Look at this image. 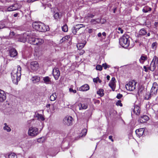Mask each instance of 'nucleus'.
I'll return each mask as SVG.
<instances>
[{"label":"nucleus","instance_id":"1","mask_svg":"<svg viewBox=\"0 0 158 158\" xmlns=\"http://www.w3.org/2000/svg\"><path fill=\"white\" fill-rule=\"evenodd\" d=\"M21 71V67L19 65H18V68L14 69L11 73L12 81L16 85L18 84V81L20 79Z\"/></svg>","mask_w":158,"mask_h":158},{"label":"nucleus","instance_id":"2","mask_svg":"<svg viewBox=\"0 0 158 158\" xmlns=\"http://www.w3.org/2000/svg\"><path fill=\"white\" fill-rule=\"evenodd\" d=\"M32 27L35 30L40 32H44L49 30L48 26L45 25L40 22H35L32 23Z\"/></svg>","mask_w":158,"mask_h":158},{"label":"nucleus","instance_id":"3","mask_svg":"<svg viewBox=\"0 0 158 158\" xmlns=\"http://www.w3.org/2000/svg\"><path fill=\"white\" fill-rule=\"evenodd\" d=\"M129 36L127 35H123L119 39V43L123 47L127 48L129 45Z\"/></svg>","mask_w":158,"mask_h":158},{"label":"nucleus","instance_id":"4","mask_svg":"<svg viewBox=\"0 0 158 158\" xmlns=\"http://www.w3.org/2000/svg\"><path fill=\"white\" fill-rule=\"evenodd\" d=\"M158 58L156 56H155L150 64V66L148 67L151 71L153 72L156 69V67L158 66Z\"/></svg>","mask_w":158,"mask_h":158},{"label":"nucleus","instance_id":"5","mask_svg":"<svg viewBox=\"0 0 158 158\" xmlns=\"http://www.w3.org/2000/svg\"><path fill=\"white\" fill-rule=\"evenodd\" d=\"M137 82L134 80L130 81L126 84L125 87L129 91H133L136 88Z\"/></svg>","mask_w":158,"mask_h":158},{"label":"nucleus","instance_id":"6","mask_svg":"<svg viewBox=\"0 0 158 158\" xmlns=\"http://www.w3.org/2000/svg\"><path fill=\"white\" fill-rule=\"evenodd\" d=\"M39 133L38 128L34 127H31L29 128L28 131V134L29 135L31 136H35Z\"/></svg>","mask_w":158,"mask_h":158},{"label":"nucleus","instance_id":"7","mask_svg":"<svg viewBox=\"0 0 158 158\" xmlns=\"http://www.w3.org/2000/svg\"><path fill=\"white\" fill-rule=\"evenodd\" d=\"M73 118L71 116H67L65 117L63 120V123L65 125L69 126L73 124Z\"/></svg>","mask_w":158,"mask_h":158},{"label":"nucleus","instance_id":"8","mask_svg":"<svg viewBox=\"0 0 158 158\" xmlns=\"http://www.w3.org/2000/svg\"><path fill=\"white\" fill-rule=\"evenodd\" d=\"M29 34H30L29 31H27L25 33H24L19 38V41L23 42H26L28 40V37Z\"/></svg>","mask_w":158,"mask_h":158},{"label":"nucleus","instance_id":"9","mask_svg":"<svg viewBox=\"0 0 158 158\" xmlns=\"http://www.w3.org/2000/svg\"><path fill=\"white\" fill-rule=\"evenodd\" d=\"M60 74V72L58 68H56L53 69L52 74L55 80L58 79Z\"/></svg>","mask_w":158,"mask_h":158},{"label":"nucleus","instance_id":"10","mask_svg":"<svg viewBox=\"0 0 158 158\" xmlns=\"http://www.w3.org/2000/svg\"><path fill=\"white\" fill-rule=\"evenodd\" d=\"M158 89V86L157 83H154L150 91L151 94H152V95L156 94L157 93Z\"/></svg>","mask_w":158,"mask_h":158},{"label":"nucleus","instance_id":"11","mask_svg":"<svg viewBox=\"0 0 158 158\" xmlns=\"http://www.w3.org/2000/svg\"><path fill=\"white\" fill-rule=\"evenodd\" d=\"M19 8V6L17 3H15L10 6L7 8L6 10L8 11H11L17 10Z\"/></svg>","mask_w":158,"mask_h":158},{"label":"nucleus","instance_id":"12","mask_svg":"<svg viewBox=\"0 0 158 158\" xmlns=\"http://www.w3.org/2000/svg\"><path fill=\"white\" fill-rule=\"evenodd\" d=\"M36 39V38L32 35V33L31 32H30V34L28 35V37L27 40L28 41V42L31 44L34 45Z\"/></svg>","mask_w":158,"mask_h":158},{"label":"nucleus","instance_id":"13","mask_svg":"<svg viewBox=\"0 0 158 158\" xmlns=\"http://www.w3.org/2000/svg\"><path fill=\"white\" fill-rule=\"evenodd\" d=\"M6 98V94L4 91L0 89V102H3L5 100Z\"/></svg>","mask_w":158,"mask_h":158},{"label":"nucleus","instance_id":"14","mask_svg":"<svg viewBox=\"0 0 158 158\" xmlns=\"http://www.w3.org/2000/svg\"><path fill=\"white\" fill-rule=\"evenodd\" d=\"M31 68L33 70H36L39 67V64L36 61L32 62L31 63Z\"/></svg>","mask_w":158,"mask_h":158},{"label":"nucleus","instance_id":"15","mask_svg":"<svg viewBox=\"0 0 158 158\" xmlns=\"http://www.w3.org/2000/svg\"><path fill=\"white\" fill-rule=\"evenodd\" d=\"M17 52L15 48H12L10 50L9 54L10 56L15 57L17 55Z\"/></svg>","mask_w":158,"mask_h":158},{"label":"nucleus","instance_id":"16","mask_svg":"<svg viewBox=\"0 0 158 158\" xmlns=\"http://www.w3.org/2000/svg\"><path fill=\"white\" fill-rule=\"evenodd\" d=\"M144 130L143 128H141L136 130L135 131V133L136 135L139 137L141 136L143 134Z\"/></svg>","mask_w":158,"mask_h":158},{"label":"nucleus","instance_id":"17","mask_svg":"<svg viewBox=\"0 0 158 158\" xmlns=\"http://www.w3.org/2000/svg\"><path fill=\"white\" fill-rule=\"evenodd\" d=\"M34 117L35 118H36L37 119L42 121L45 120V118L43 115L41 114H40L37 112H35L34 115Z\"/></svg>","mask_w":158,"mask_h":158},{"label":"nucleus","instance_id":"18","mask_svg":"<svg viewBox=\"0 0 158 158\" xmlns=\"http://www.w3.org/2000/svg\"><path fill=\"white\" fill-rule=\"evenodd\" d=\"M148 119V117L146 115H144L141 117L139 120V122L140 123H145Z\"/></svg>","mask_w":158,"mask_h":158},{"label":"nucleus","instance_id":"19","mask_svg":"<svg viewBox=\"0 0 158 158\" xmlns=\"http://www.w3.org/2000/svg\"><path fill=\"white\" fill-rule=\"evenodd\" d=\"M89 85L87 84H85L81 87L79 90L82 91H85L89 90Z\"/></svg>","mask_w":158,"mask_h":158},{"label":"nucleus","instance_id":"20","mask_svg":"<svg viewBox=\"0 0 158 158\" xmlns=\"http://www.w3.org/2000/svg\"><path fill=\"white\" fill-rule=\"evenodd\" d=\"M35 40L34 44V45H40L44 42V40L41 39L36 38Z\"/></svg>","mask_w":158,"mask_h":158},{"label":"nucleus","instance_id":"21","mask_svg":"<svg viewBox=\"0 0 158 158\" xmlns=\"http://www.w3.org/2000/svg\"><path fill=\"white\" fill-rule=\"evenodd\" d=\"M100 22L101 19L99 18L96 19H92L90 21L91 24L93 25L99 24L100 23Z\"/></svg>","mask_w":158,"mask_h":158},{"label":"nucleus","instance_id":"22","mask_svg":"<svg viewBox=\"0 0 158 158\" xmlns=\"http://www.w3.org/2000/svg\"><path fill=\"white\" fill-rule=\"evenodd\" d=\"M31 80L33 83H35L40 81V77H39L35 76L32 77Z\"/></svg>","mask_w":158,"mask_h":158},{"label":"nucleus","instance_id":"23","mask_svg":"<svg viewBox=\"0 0 158 158\" xmlns=\"http://www.w3.org/2000/svg\"><path fill=\"white\" fill-rule=\"evenodd\" d=\"M133 112L136 115H139L140 112V107L138 106H135L133 110Z\"/></svg>","mask_w":158,"mask_h":158},{"label":"nucleus","instance_id":"24","mask_svg":"<svg viewBox=\"0 0 158 158\" xmlns=\"http://www.w3.org/2000/svg\"><path fill=\"white\" fill-rule=\"evenodd\" d=\"M147 60V56H144L143 55L141 56L140 58L139 59L140 62L143 64L144 62Z\"/></svg>","mask_w":158,"mask_h":158},{"label":"nucleus","instance_id":"25","mask_svg":"<svg viewBox=\"0 0 158 158\" xmlns=\"http://www.w3.org/2000/svg\"><path fill=\"white\" fill-rule=\"evenodd\" d=\"M53 17L55 19L58 21L59 19H60L61 15H60L59 13L58 12H56L53 15Z\"/></svg>","mask_w":158,"mask_h":158},{"label":"nucleus","instance_id":"26","mask_svg":"<svg viewBox=\"0 0 158 158\" xmlns=\"http://www.w3.org/2000/svg\"><path fill=\"white\" fill-rule=\"evenodd\" d=\"M43 80L44 83L46 84H49L51 82V79L48 76L44 77Z\"/></svg>","mask_w":158,"mask_h":158},{"label":"nucleus","instance_id":"27","mask_svg":"<svg viewBox=\"0 0 158 158\" xmlns=\"http://www.w3.org/2000/svg\"><path fill=\"white\" fill-rule=\"evenodd\" d=\"M4 126L3 127V130L6 131L7 132H9L11 131V129L9 127L6 123H4Z\"/></svg>","mask_w":158,"mask_h":158},{"label":"nucleus","instance_id":"28","mask_svg":"<svg viewBox=\"0 0 158 158\" xmlns=\"http://www.w3.org/2000/svg\"><path fill=\"white\" fill-rule=\"evenodd\" d=\"M78 106L79 107V110H81L83 109H86L87 108V106L86 105L81 103H80L79 104Z\"/></svg>","mask_w":158,"mask_h":158},{"label":"nucleus","instance_id":"29","mask_svg":"<svg viewBox=\"0 0 158 158\" xmlns=\"http://www.w3.org/2000/svg\"><path fill=\"white\" fill-rule=\"evenodd\" d=\"M109 86L112 89L113 91H114L115 88V82H110Z\"/></svg>","mask_w":158,"mask_h":158},{"label":"nucleus","instance_id":"30","mask_svg":"<svg viewBox=\"0 0 158 158\" xmlns=\"http://www.w3.org/2000/svg\"><path fill=\"white\" fill-rule=\"evenodd\" d=\"M85 43H85H80L78 44L77 45V46L78 49V50H80L83 48L84 46Z\"/></svg>","mask_w":158,"mask_h":158},{"label":"nucleus","instance_id":"31","mask_svg":"<svg viewBox=\"0 0 158 158\" xmlns=\"http://www.w3.org/2000/svg\"><path fill=\"white\" fill-rule=\"evenodd\" d=\"M139 33L140 35H144L147 34V32L144 29L142 28L140 30Z\"/></svg>","mask_w":158,"mask_h":158},{"label":"nucleus","instance_id":"32","mask_svg":"<svg viewBox=\"0 0 158 158\" xmlns=\"http://www.w3.org/2000/svg\"><path fill=\"white\" fill-rule=\"evenodd\" d=\"M104 90L103 89H100L97 91V94L99 95L100 96H103L104 95L103 93Z\"/></svg>","mask_w":158,"mask_h":158},{"label":"nucleus","instance_id":"33","mask_svg":"<svg viewBox=\"0 0 158 158\" xmlns=\"http://www.w3.org/2000/svg\"><path fill=\"white\" fill-rule=\"evenodd\" d=\"M152 10L151 8L148 6L145 7L143 9L142 11L143 12L145 13L148 12V11H151Z\"/></svg>","mask_w":158,"mask_h":158},{"label":"nucleus","instance_id":"34","mask_svg":"<svg viewBox=\"0 0 158 158\" xmlns=\"http://www.w3.org/2000/svg\"><path fill=\"white\" fill-rule=\"evenodd\" d=\"M56 96L55 94H53L50 96V100L51 101H54L56 100Z\"/></svg>","mask_w":158,"mask_h":158},{"label":"nucleus","instance_id":"35","mask_svg":"<svg viewBox=\"0 0 158 158\" xmlns=\"http://www.w3.org/2000/svg\"><path fill=\"white\" fill-rule=\"evenodd\" d=\"M8 158H17V156L14 153H11L8 155Z\"/></svg>","mask_w":158,"mask_h":158},{"label":"nucleus","instance_id":"36","mask_svg":"<svg viewBox=\"0 0 158 158\" xmlns=\"http://www.w3.org/2000/svg\"><path fill=\"white\" fill-rule=\"evenodd\" d=\"M152 94H151V93H148V94H146L145 96V99L146 100H148L151 97V96Z\"/></svg>","mask_w":158,"mask_h":158},{"label":"nucleus","instance_id":"37","mask_svg":"<svg viewBox=\"0 0 158 158\" xmlns=\"http://www.w3.org/2000/svg\"><path fill=\"white\" fill-rule=\"evenodd\" d=\"M62 29L63 31L67 32L68 31V27L66 24L64 25L62 27Z\"/></svg>","mask_w":158,"mask_h":158},{"label":"nucleus","instance_id":"38","mask_svg":"<svg viewBox=\"0 0 158 158\" xmlns=\"http://www.w3.org/2000/svg\"><path fill=\"white\" fill-rule=\"evenodd\" d=\"M75 26L77 27V29H80L82 27H84L85 25L82 24H78Z\"/></svg>","mask_w":158,"mask_h":158},{"label":"nucleus","instance_id":"39","mask_svg":"<svg viewBox=\"0 0 158 158\" xmlns=\"http://www.w3.org/2000/svg\"><path fill=\"white\" fill-rule=\"evenodd\" d=\"M94 16V15L91 13H88L86 16V18H93Z\"/></svg>","mask_w":158,"mask_h":158},{"label":"nucleus","instance_id":"40","mask_svg":"<svg viewBox=\"0 0 158 158\" xmlns=\"http://www.w3.org/2000/svg\"><path fill=\"white\" fill-rule=\"evenodd\" d=\"M102 66H101L100 65H97L96 66V69L97 70L99 71H101L102 69Z\"/></svg>","mask_w":158,"mask_h":158},{"label":"nucleus","instance_id":"41","mask_svg":"<svg viewBox=\"0 0 158 158\" xmlns=\"http://www.w3.org/2000/svg\"><path fill=\"white\" fill-rule=\"evenodd\" d=\"M87 132V130L85 129H83L81 132L82 134V136H85Z\"/></svg>","mask_w":158,"mask_h":158},{"label":"nucleus","instance_id":"42","mask_svg":"<svg viewBox=\"0 0 158 158\" xmlns=\"http://www.w3.org/2000/svg\"><path fill=\"white\" fill-rule=\"evenodd\" d=\"M121 101L120 100H118L117 101V102H116V105L117 106H123L122 104L121 103Z\"/></svg>","mask_w":158,"mask_h":158},{"label":"nucleus","instance_id":"43","mask_svg":"<svg viewBox=\"0 0 158 158\" xmlns=\"http://www.w3.org/2000/svg\"><path fill=\"white\" fill-rule=\"evenodd\" d=\"M102 66L103 67L104 69H106L107 68H109L110 67V66L107 65L106 63L103 64H102Z\"/></svg>","mask_w":158,"mask_h":158},{"label":"nucleus","instance_id":"44","mask_svg":"<svg viewBox=\"0 0 158 158\" xmlns=\"http://www.w3.org/2000/svg\"><path fill=\"white\" fill-rule=\"evenodd\" d=\"M69 38V36L68 35V36H65L60 41H62V40H63V41H62V42H63V41H65V40H67Z\"/></svg>","mask_w":158,"mask_h":158},{"label":"nucleus","instance_id":"45","mask_svg":"<svg viewBox=\"0 0 158 158\" xmlns=\"http://www.w3.org/2000/svg\"><path fill=\"white\" fill-rule=\"evenodd\" d=\"M72 32L74 34H76L77 32V31L75 29V26L73 27L72 28Z\"/></svg>","mask_w":158,"mask_h":158},{"label":"nucleus","instance_id":"46","mask_svg":"<svg viewBox=\"0 0 158 158\" xmlns=\"http://www.w3.org/2000/svg\"><path fill=\"white\" fill-rule=\"evenodd\" d=\"M123 97V95L120 94H118L116 98L118 99L121 98Z\"/></svg>","mask_w":158,"mask_h":158},{"label":"nucleus","instance_id":"47","mask_svg":"<svg viewBox=\"0 0 158 158\" xmlns=\"http://www.w3.org/2000/svg\"><path fill=\"white\" fill-rule=\"evenodd\" d=\"M69 91L70 92H73V93H76V90H73L72 88H70L69 89Z\"/></svg>","mask_w":158,"mask_h":158},{"label":"nucleus","instance_id":"48","mask_svg":"<svg viewBox=\"0 0 158 158\" xmlns=\"http://www.w3.org/2000/svg\"><path fill=\"white\" fill-rule=\"evenodd\" d=\"M6 154H1L0 156V158H1V157H3V158H6Z\"/></svg>","mask_w":158,"mask_h":158},{"label":"nucleus","instance_id":"49","mask_svg":"<svg viewBox=\"0 0 158 158\" xmlns=\"http://www.w3.org/2000/svg\"><path fill=\"white\" fill-rule=\"evenodd\" d=\"M156 44H157V43L156 42L153 43L152 44V47L153 48H156Z\"/></svg>","mask_w":158,"mask_h":158},{"label":"nucleus","instance_id":"50","mask_svg":"<svg viewBox=\"0 0 158 158\" xmlns=\"http://www.w3.org/2000/svg\"><path fill=\"white\" fill-rule=\"evenodd\" d=\"M98 79H99V77H97L96 78H94L93 79V81L95 83H97L98 81Z\"/></svg>","mask_w":158,"mask_h":158},{"label":"nucleus","instance_id":"51","mask_svg":"<svg viewBox=\"0 0 158 158\" xmlns=\"http://www.w3.org/2000/svg\"><path fill=\"white\" fill-rule=\"evenodd\" d=\"M115 79L114 77H113L111 78V80L110 81V82H115Z\"/></svg>","mask_w":158,"mask_h":158},{"label":"nucleus","instance_id":"52","mask_svg":"<svg viewBox=\"0 0 158 158\" xmlns=\"http://www.w3.org/2000/svg\"><path fill=\"white\" fill-rule=\"evenodd\" d=\"M118 30L120 31V33H121L122 34V33H123V29H121V28H120V27L118 28Z\"/></svg>","mask_w":158,"mask_h":158},{"label":"nucleus","instance_id":"53","mask_svg":"<svg viewBox=\"0 0 158 158\" xmlns=\"http://www.w3.org/2000/svg\"><path fill=\"white\" fill-rule=\"evenodd\" d=\"M112 136L111 135H110L109 136V138L113 142L114 141V140L112 138Z\"/></svg>","mask_w":158,"mask_h":158},{"label":"nucleus","instance_id":"54","mask_svg":"<svg viewBox=\"0 0 158 158\" xmlns=\"http://www.w3.org/2000/svg\"><path fill=\"white\" fill-rule=\"evenodd\" d=\"M93 31V29H89L88 30V32L89 33H92Z\"/></svg>","mask_w":158,"mask_h":158},{"label":"nucleus","instance_id":"55","mask_svg":"<svg viewBox=\"0 0 158 158\" xmlns=\"http://www.w3.org/2000/svg\"><path fill=\"white\" fill-rule=\"evenodd\" d=\"M143 68L145 70V71L146 72H147L148 71V68H147L146 66H143Z\"/></svg>","mask_w":158,"mask_h":158},{"label":"nucleus","instance_id":"56","mask_svg":"<svg viewBox=\"0 0 158 158\" xmlns=\"http://www.w3.org/2000/svg\"><path fill=\"white\" fill-rule=\"evenodd\" d=\"M85 52V51L84 50H81V52L80 53V55H82Z\"/></svg>","mask_w":158,"mask_h":158},{"label":"nucleus","instance_id":"57","mask_svg":"<svg viewBox=\"0 0 158 158\" xmlns=\"http://www.w3.org/2000/svg\"><path fill=\"white\" fill-rule=\"evenodd\" d=\"M10 35H15V33L14 32L12 31L10 33Z\"/></svg>","mask_w":158,"mask_h":158},{"label":"nucleus","instance_id":"58","mask_svg":"<svg viewBox=\"0 0 158 158\" xmlns=\"http://www.w3.org/2000/svg\"><path fill=\"white\" fill-rule=\"evenodd\" d=\"M4 27V26L2 24L0 25V29H2Z\"/></svg>","mask_w":158,"mask_h":158},{"label":"nucleus","instance_id":"59","mask_svg":"<svg viewBox=\"0 0 158 158\" xmlns=\"http://www.w3.org/2000/svg\"><path fill=\"white\" fill-rule=\"evenodd\" d=\"M50 106H51V104H48L46 105V107L47 108H49L50 107Z\"/></svg>","mask_w":158,"mask_h":158},{"label":"nucleus","instance_id":"60","mask_svg":"<svg viewBox=\"0 0 158 158\" xmlns=\"http://www.w3.org/2000/svg\"><path fill=\"white\" fill-rule=\"evenodd\" d=\"M158 24V22H156L154 23V26L155 27H157Z\"/></svg>","mask_w":158,"mask_h":158},{"label":"nucleus","instance_id":"61","mask_svg":"<svg viewBox=\"0 0 158 158\" xmlns=\"http://www.w3.org/2000/svg\"><path fill=\"white\" fill-rule=\"evenodd\" d=\"M102 35L105 37L106 35V33L105 32H103L102 33Z\"/></svg>","mask_w":158,"mask_h":158},{"label":"nucleus","instance_id":"62","mask_svg":"<svg viewBox=\"0 0 158 158\" xmlns=\"http://www.w3.org/2000/svg\"><path fill=\"white\" fill-rule=\"evenodd\" d=\"M98 36L99 37H101V36H102V34L100 32H99L98 33Z\"/></svg>","mask_w":158,"mask_h":158},{"label":"nucleus","instance_id":"63","mask_svg":"<svg viewBox=\"0 0 158 158\" xmlns=\"http://www.w3.org/2000/svg\"><path fill=\"white\" fill-rule=\"evenodd\" d=\"M107 79L108 80H110V76L109 75H107L106 77Z\"/></svg>","mask_w":158,"mask_h":158},{"label":"nucleus","instance_id":"64","mask_svg":"<svg viewBox=\"0 0 158 158\" xmlns=\"http://www.w3.org/2000/svg\"><path fill=\"white\" fill-rule=\"evenodd\" d=\"M18 13H16V14H14V16L15 17H16L18 16Z\"/></svg>","mask_w":158,"mask_h":158}]
</instances>
